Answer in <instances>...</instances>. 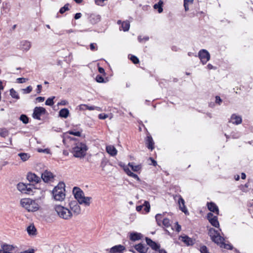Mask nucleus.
Here are the masks:
<instances>
[{"label": "nucleus", "mask_w": 253, "mask_h": 253, "mask_svg": "<svg viewBox=\"0 0 253 253\" xmlns=\"http://www.w3.org/2000/svg\"><path fill=\"white\" fill-rule=\"evenodd\" d=\"M128 56H130V57H129V59L132 61V62L133 64H136L139 63V59L136 56L133 55H129Z\"/></svg>", "instance_id": "37998d69"}, {"label": "nucleus", "mask_w": 253, "mask_h": 253, "mask_svg": "<svg viewBox=\"0 0 253 253\" xmlns=\"http://www.w3.org/2000/svg\"><path fill=\"white\" fill-rule=\"evenodd\" d=\"M70 209L74 212V213H76V214H79L81 213V208L79 204L74 206Z\"/></svg>", "instance_id": "4c0bfd02"}, {"label": "nucleus", "mask_w": 253, "mask_h": 253, "mask_svg": "<svg viewBox=\"0 0 253 253\" xmlns=\"http://www.w3.org/2000/svg\"><path fill=\"white\" fill-rule=\"evenodd\" d=\"M19 120L24 124H27L29 122V118L25 114L21 115Z\"/></svg>", "instance_id": "f704fd0d"}, {"label": "nucleus", "mask_w": 253, "mask_h": 253, "mask_svg": "<svg viewBox=\"0 0 253 253\" xmlns=\"http://www.w3.org/2000/svg\"><path fill=\"white\" fill-rule=\"evenodd\" d=\"M2 8L5 13H8L10 10V5L8 3L3 2Z\"/></svg>", "instance_id": "ea45409f"}, {"label": "nucleus", "mask_w": 253, "mask_h": 253, "mask_svg": "<svg viewBox=\"0 0 253 253\" xmlns=\"http://www.w3.org/2000/svg\"><path fill=\"white\" fill-rule=\"evenodd\" d=\"M32 87L31 85L27 86L26 88L22 89L24 93H30L32 90Z\"/></svg>", "instance_id": "864d4df0"}, {"label": "nucleus", "mask_w": 253, "mask_h": 253, "mask_svg": "<svg viewBox=\"0 0 253 253\" xmlns=\"http://www.w3.org/2000/svg\"><path fill=\"white\" fill-rule=\"evenodd\" d=\"M8 134V131L5 129H2L0 131V136L2 137H5Z\"/></svg>", "instance_id": "603ef678"}, {"label": "nucleus", "mask_w": 253, "mask_h": 253, "mask_svg": "<svg viewBox=\"0 0 253 253\" xmlns=\"http://www.w3.org/2000/svg\"><path fill=\"white\" fill-rule=\"evenodd\" d=\"M69 3L65 4L64 5V6L62 7L61 8H60V9H59V12L60 14H63L66 11L69 10Z\"/></svg>", "instance_id": "79ce46f5"}, {"label": "nucleus", "mask_w": 253, "mask_h": 253, "mask_svg": "<svg viewBox=\"0 0 253 253\" xmlns=\"http://www.w3.org/2000/svg\"><path fill=\"white\" fill-rule=\"evenodd\" d=\"M47 113L46 109L42 107H36L33 110L32 117L34 119L41 120V116Z\"/></svg>", "instance_id": "39448f33"}, {"label": "nucleus", "mask_w": 253, "mask_h": 253, "mask_svg": "<svg viewBox=\"0 0 253 253\" xmlns=\"http://www.w3.org/2000/svg\"><path fill=\"white\" fill-rule=\"evenodd\" d=\"M66 133H69L70 134H71V135H74V136H78V137H81V131H75L73 130H69L66 133H64L63 134V136L64 137L66 135Z\"/></svg>", "instance_id": "e433bc0d"}, {"label": "nucleus", "mask_w": 253, "mask_h": 253, "mask_svg": "<svg viewBox=\"0 0 253 253\" xmlns=\"http://www.w3.org/2000/svg\"><path fill=\"white\" fill-rule=\"evenodd\" d=\"M209 221L212 226L216 228L219 227V223L217 216H214L212 218L209 219Z\"/></svg>", "instance_id": "393cba45"}, {"label": "nucleus", "mask_w": 253, "mask_h": 253, "mask_svg": "<svg viewBox=\"0 0 253 253\" xmlns=\"http://www.w3.org/2000/svg\"><path fill=\"white\" fill-rule=\"evenodd\" d=\"M134 248L139 253H146L149 249L146 245L141 243L135 245Z\"/></svg>", "instance_id": "9b49d317"}, {"label": "nucleus", "mask_w": 253, "mask_h": 253, "mask_svg": "<svg viewBox=\"0 0 253 253\" xmlns=\"http://www.w3.org/2000/svg\"><path fill=\"white\" fill-rule=\"evenodd\" d=\"M35 253V250L34 249H29L26 251H25L24 252H22L20 253Z\"/></svg>", "instance_id": "774afa93"}, {"label": "nucleus", "mask_w": 253, "mask_h": 253, "mask_svg": "<svg viewBox=\"0 0 253 253\" xmlns=\"http://www.w3.org/2000/svg\"><path fill=\"white\" fill-rule=\"evenodd\" d=\"M65 184L63 182H59L52 191V196L56 201H62L65 197Z\"/></svg>", "instance_id": "f257e3e1"}, {"label": "nucleus", "mask_w": 253, "mask_h": 253, "mask_svg": "<svg viewBox=\"0 0 253 253\" xmlns=\"http://www.w3.org/2000/svg\"><path fill=\"white\" fill-rule=\"evenodd\" d=\"M124 170L127 174V175L134 178L139 182L141 181V179L138 177V176L136 174L132 172L127 166H124Z\"/></svg>", "instance_id": "6ab92c4d"}, {"label": "nucleus", "mask_w": 253, "mask_h": 253, "mask_svg": "<svg viewBox=\"0 0 253 253\" xmlns=\"http://www.w3.org/2000/svg\"><path fill=\"white\" fill-rule=\"evenodd\" d=\"M163 4H164L163 1L162 0H160L157 3H155L153 5V8L155 9H157L158 12L159 13H161L163 11Z\"/></svg>", "instance_id": "b1692460"}, {"label": "nucleus", "mask_w": 253, "mask_h": 253, "mask_svg": "<svg viewBox=\"0 0 253 253\" xmlns=\"http://www.w3.org/2000/svg\"><path fill=\"white\" fill-rule=\"evenodd\" d=\"M145 241L147 245L150 246L154 251H157L160 249V248L161 247L160 244L153 241L150 238L145 237Z\"/></svg>", "instance_id": "1a4fd4ad"}, {"label": "nucleus", "mask_w": 253, "mask_h": 253, "mask_svg": "<svg viewBox=\"0 0 253 253\" xmlns=\"http://www.w3.org/2000/svg\"><path fill=\"white\" fill-rule=\"evenodd\" d=\"M32 199L29 198L23 199L20 201L21 206L25 208L28 211L29 207H30V204H31Z\"/></svg>", "instance_id": "4be33fe9"}, {"label": "nucleus", "mask_w": 253, "mask_h": 253, "mask_svg": "<svg viewBox=\"0 0 253 253\" xmlns=\"http://www.w3.org/2000/svg\"><path fill=\"white\" fill-rule=\"evenodd\" d=\"M181 229V225H180L178 222H176V229L175 230L177 232H179Z\"/></svg>", "instance_id": "0e129e2a"}, {"label": "nucleus", "mask_w": 253, "mask_h": 253, "mask_svg": "<svg viewBox=\"0 0 253 253\" xmlns=\"http://www.w3.org/2000/svg\"><path fill=\"white\" fill-rule=\"evenodd\" d=\"M54 210L58 216L64 219H69L73 215L70 210L60 205H55Z\"/></svg>", "instance_id": "7ed1b4c3"}, {"label": "nucleus", "mask_w": 253, "mask_h": 253, "mask_svg": "<svg viewBox=\"0 0 253 253\" xmlns=\"http://www.w3.org/2000/svg\"><path fill=\"white\" fill-rule=\"evenodd\" d=\"M41 177L44 182L48 183L54 178V175L50 171L45 170L44 172L42 173Z\"/></svg>", "instance_id": "9d476101"}, {"label": "nucleus", "mask_w": 253, "mask_h": 253, "mask_svg": "<svg viewBox=\"0 0 253 253\" xmlns=\"http://www.w3.org/2000/svg\"><path fill=\"white\" fill-rule=\"evenodd\" d=\"M96 44L95 43H91L89 45L90 50L93 51L97 49Z\"/></svg>", "instance_id": "680f3d73"}, {"label": "nucleus", "mask_w": 253, "mask_h": 253, "mask_svg": "<svg viewBox=\"0 0 253 253\" xmlns=\"http://www.w3.org/2000/svg\"><path fill=\"white\" fill-rule=\"evenodd\" d=\"M44 99L45 98L42 96H39L36 98V100L39 102H42L44 100Z\"/></svg>", "instance_id": "69168bd1"}, {"label": "nucleus", "mask_w": 253, "mask_h": 253, "mask_svg": "<svg viewBox=\"0 0 253 253\" xmlns=\"http://www.w3.org/2000/svg\"><path fill=\"white\" fill-rule=\"evenodd\" d=\"M17 156L20 157V158H30V157L29 154L26 153H19L17 154Z\"/></svg>", "instance_id": "3c124183"}, {"label": "nucleus", "mask_w": 253, "mask_h": 253, "mask_svg": "<svg viewBox=\"0 0 253 253\" xmlns=\"http://www.w3.org/2000/svg\"><path fill=\"white\" fill-rule=\"evenodd\" d=\"M27 231L29 235H36L37 229L34 225H30L27 228Z\"/></svg>", "instance_id": "c756f323"}, {"label": "nucleus", "mask_w": 253, "mask_h": 253, "mask_svg": "<svg viewBox=\"0 0 253 253\" xmlns=\"http://www.w3.org/2000/svg\"><path fill=\"white\" fill-rule=\"evenodd\" d=\"M178 204L179 209L185 214H188V211L185 206V201L180 195L179 196Z\"/></svg>", "instance_id": "2eb2a0df"}, {"label": "nucleus", "mask_w": 253, "mask_h": 253, "mask_svg": "<svg viewBox=\"0 0 253 253\" xmlns=\"http://www.w3.org/2000/svg\"><path fill=\"white\" fill-rule=\"evenodd\" d=\"M108 117V115L105 113L100 114L98 115V118L100 120H104Z\"/></svg>", "instance_id": "4d7b16f0"}, {"label": "nucleus", "mask_w": 253, "mask_h": 253, "mask_svg": "<svg viewBox=\"0 0 253 253\" xmlns=\"http://www.w3.org/2000/svg\"><path fill=\"white\" fill-rule=\"evenodd\" d=\"M231 120L233 124L238 125L242 123V119L240 116H237L236 114H232L231 117Z\"/></svg>", "instance_id": "412c9836"}, {"label": "nucleus", "mask_w": 253, "mask_h": 253, "mask_svg": "<svg viewBox=\"0 0 253 253\" xmlns=\"http://www.w3.org/2000/svg\"><path fill=\"white\" fill-rule=\"evenodd\" d=\"M42 89V85L41 84H38L37 85L36 91L38 94H40L41 92Z\"/></svg>", "instance_id": "e2e57ef3"}, {"label": "nucleus", "mask_w": 253, "mask_h": 253, "mask_svg": "<svg viewBox=\"0 0 253 253\" xmlns=\"http://www.w3.org/2000/svg\"><path fill=\"white\" fill-rule=\"evenodd\" d=\"M88 19L92 24H95L100 21L101 16L98 14L92 13L88 16Z\"/></svg>", "instance_id": "f3484780"}, {"label": "nucleus", "mask_w": 253, "mask_h": 253, "mask_svg": "<svg viewBox=\"0 0 253 253\" xmlns=\"http://www.w3.org/2000/svg\"><path fill=\"white\" fill-rule=\"evenodd\" d=\"M37 151L40 153H44L46 154H50V150L48 148L46 149H42V148H38L37 149Z\"/></svg>", "instance_id": "5fc2aeb1"}, {"label": "nucleus", "mask_w": 253, "mask_h": 253, "mask_svg": "<svg viewBox=\"0 0 253 253\" xmlns=\"http://www.w3.org/2000/svg\"><path fill=\"white\" fill-rule=\"evenodd\" d=\"M162 224L164 226L166 227H169L170 226V224L169 223V219L168 218H165L162 221Z\"/></svg>", "instance_id": "de8ad7c7"}, {"label": "nucleus", "mask_w": 253, "mask_h": 253, "mask_svg": "<svg viewBox=\"0 0 253 253\" xmlns=\"http://www.w3.org/2000/svg\"><path fill=\"white\" fill-rule=\"evenodd\" d=\"M145 144L149 149L152 150L154 148V142L152 137L148 131L145 140Z\"/></svg>", "instance_id": "f8f14e48"}, {"label": "nucleus", "mask_w": 253, "mask_h": 253, "mask_svg": "<svg viewBox=\"0 0 253 253\" xmlns=\"http://www.w3.org/2000/svg\"><path fill=\"white\" fill-rule=\"evenodd\" d=\"M55 98V96H52L51 97L48 98L45 101V104L47 106H51L54 104V99Z\"/></svg>", "instance_id": "58836bf2"}, {"label": "nucleus", "mask_w": 253, "mask_h": 253, "mask_svg": "<svg viewBox=\"0 0 253 253\" xmlns=\"http://www.w3.org/2000/svg\"><path fill=\"white\" fill-rule=\"evenodd\" d=\"M129 240L131 241L135 242L141 240L143 237V235L140 233L136 232H132L129 233Z\"/></svg>", "instance_id": "dca6fc26"}, {"label": "nucleus", "mask_w": 253, "mask_h": 253, "mask_svg": "<svg viewBox=\"0 0 253 253\" xmlns=\"http://www.w3.org/2000/svg\"><path fill=\"white\" fill-rule=\"evenodd\" d=\"M17 189L22 193H24L25 188H26V184L23 182H19L17 184Z\"/></svg>", "instance_id": "473e14b6"}, {"label": "nucleus", "mask_w": 253, "mask_h": 253, "mask_svg": "<svg viewBox=\"0 0 253 253\" xmlns=\"http://www.w3.org/2000/svg\"><path fill=\"white\" fill-rule=\"evenodd\" d=\"M98 71L100 73L104 75H106V73L105 72V70L103 67H101L100 66L98 67Z\"/></svg>", "instance_id": "052dcab7"}, {"label": "nucleus", "mask_w": 253, "mask_h": 253, "mask_svg": "<svg viewBox=\"0 0 253 253\" xmlns=\"http://www.w3.org/2000/svg\"><path fill=\"white\" fill-rule=\"evenodd\" d=\"M9 92L10 95L11 96L12 98L16 99L17 100L20 98L19 94L13 88H11L9 90Z\"/></svg>", "instance_id": "c9c22d12"}, {"label": "nucleus", "mask_w": 253, "mask_h": 253, "mask_svg": "<svg viewBox=\"0 0 253 253\" xmlns=\"http://www.w3.org/2000/svg\"><path fill=\"white\" fill-rule=\"evenodd\" d=\"M78 202L77 201H71V202L69 203V206H70V208H72V207H73L74 206H75L76 205H77V204H78Z\"/></svg>", "instance_id": "bf43d9fd"}, {"label": "nucleus", "mask_w": 253, "mask_h": 253, "mask_svg": "<svg viewBox=\"0 0 253 253\" xmlns=\"http://www.w3.org/2000/svg\"><path fill=\"white\" fill-rule=\"evenodd\" d=\"M193 2V0H184V7L185 10L187 11L189 10L188 3Z\"/></svg>", "instance_id": "09e8293b"}, {"label": "nucleus", "mask_w": 253, "mask_h": 253, "mask_svg": "<svg viewBox=\"0 0 253 253\" xmlns=\"http://www.w3.org/2000/svg\"><path fill=\"white\" fill-rule=\"evenodd\" d=\"M31 47L30 42L27 41H23L21 42L20 48L23 50L27 51Z\"/></svg>", "instance_id": "c85d7f7f"}, {"label": "nucleus", "mask_w": 253, "mask_h": 253, "mask_svg": "<svg viewBox=\"0 0 253 253\" xmlns=\"http://www.w3.org/2000/svg\"><path fill=\"white\" fill-rule=\"evenodd\" d=\"M73 193L75 198L77 200L78 203L80 202V200L83 199V197L84 195L83 191L78 187H74L73 188Z\"/></svg>", "instance_id": "6e6552de"}, {"label": "nucleus", "mask_w": 253, "mask_h": 253, "mask_svg": "<svg viewBox=\"0 0 253 253\" xmlns=\"http://www.w3.org/2000/svg\"><path fill=\"white\" fill-rule=\"evenodd\" d=\"M26 178L31 183L30 184H34V185L41 181L40 177L31 172H28Z\"/></svg>", "instance_id": "0eeeda50"}, {"label": "nucleus", "mask_w": 253, "mask_h": 253, "mask_svg": "<svg viewBox=\"0 0 253 253\" xmlns=\"http://www.w3.org/2000/svg\"><path fill=\"white\" fill-rule=\"evenodd\" d=\"M198 57L203 64H205L210 59V54L206 49H201L198 53Z\"/></svg>", "instance_id": "423d86ee"}, {"label": "nucleus", "mask_w": 253, "mask_h": 253, "mask_svg": "<svg viewBox=\"0 0 253 253\" xmlns=\"http://www.w3.org/2000/svg\"><path fill=\"white\" fill-rule=\"evenodd\" d=\"M87 149L86 145L84 143L81 142L73 148L72 153L75 157L82 158L85 155Z\"/></svg>", "instance_id": "f03ea898"}, {"label": "nucleus", "mask_w": 253, "mask_h": 253, "mask_svg": "<svg viewBox=\"0 0 253 253\" xmlns=\"http://www.w3.org/2000/svg\"><path fill=\"white\" fill-rule=\"evenodd\" d=\"M207 206L208 210L211 212L218 215L219 214V209L217 206L213 202H208Z\"/></svg>", "instance_id": "ddd939ff"}, {"label": "nucleus", "mask_w": 253, "mask_h": 253, "mask_svg": "<svg viewBox=\"0 0 253 253\" xmlns=\"http://www.w3.org/2000/svg\"><path fill=\"white\" fill-rule=\"evenodd\" d=\"M219 244H222L223 245L224 248L229 250H232L233 249V247L232 245L230 244H226L224 242V241H222V242H219Z\"/></svg>", "instance_id": "c03bdc74"}, {"label": "nucleus", "mask_w": 253, "mask_h": 253, "mask_svg": "<svg viewBox=\"0 0 253 253\" xmlns=\"http://www.w3.org/2000/svg\"><path fill=\"white\" fill-rule=\"evenodd\" d=\"M208 235L212 241L217 244H219V242L224 241V238L220 236L218 231L213 228L211 227L209 229Z\"/></svg>", "instance_id": "20e7f679"}, {"label": "nucleus", "mask_w": 253, "mask_h": 253, "mask_svg": "<svg viewBox=\"0 0 253 253\" xmlns=\"http://www.w3.org/2000/svg\"><path fill=\"white\" fill-rule=\"evenodd\" d=\"M200 251L201 253H210L208 248L205 245L200 247Z\"/></svg>", "instance_id": "8fccbe9b"}, {"label": "nucleus", "mask_w": 253, "mask_h": 253, "mask_svg": "<svg viewBox=\"0 0 253 253\" xmlns=\"http://www.w3.org/2000/svg\"><path fill=\"white\" fill-rule=\"evenodd\" d=\"M68 101L65 100H61L60 102L58 103V105H66L68 104Z\"/></svg>", "instance_id": "338daca9"}, {"label": "nucleus", "mask_w": 253, "mask_h": 253, "mask_svg": "<svg viewBox=\"0 0 253 253\" xmlns=\"http://www.w3.org/2000/svg\"><path fill=\"white\" fill-rule=\"evenodd\" d=\"M121 27L124 31L126 32L128 31L130 28V23L129 21H124L122 23Z\"/></svg>", "instance_id": "72a5a7b5"}, {"label": "nucleus", "mask_w": 253, "mask_h": 253, "mask_svg": "<svg viewBox=\"0 0 253 253\" xmlns=\"http://www.w3.org/2000/svg\"><path fill=\"white\" fill-rule=\"evenodd\" d=\"M39 209V205L36 203V202L32 200L31 204H30V207H29V211H36Z\"/></svg>", "instance_id": "a878e982"}, {"label": "nucleus", "mask_w": 253, "mask_h": 253, "mask_svg": "<svg viewBox=\"0 0 253 253\" xmlns=\"http://www.w3.org/2000/svg\"><path fill=\"white\" fill-rule=\"evenodd\" d=\"M215 103L218 105H220V104L222 102V100L221 99V98L219 96H215Z\"/></svg>", "instance_id": "13d9d810"}, {"label": "nucleus", "mask_w": 253, "mask_h": 253, "mask_svg": "<svg viewBox=\"0 0 253 253\" xmlns=\"http://www.w3.org/2000/svg\"><path fill=\"white\" fill-rule=\"evenodd\" d=\"M95 80L99 83H106L104 78L100 75H97L95 78Z\"/></svg>", "instance_id": "a18cd8bd"}, {"label": "nucleus", "mask_w": 253, "mask_h": 253, "mask_svg": "<svg viewBox=\"0 0 253 253\" xmlns=\"http://www.w3.org/2000/svg\"><path fill=\"white\" fill-rule=\"evenodd\" d=\"M14 248V247L12 245L4 244L1 245V249L0 250H3L4 252H10V251H12Z\"/></svg>", "instance_id": "7c9ffc66"}, {"label": "nucleus", "mask_w": 253, "mask_h": 253, "mask_svg": "<svg viewBox=\"0 0 253 253\" xmlns=\"http://www.w3.org/2000/svg\"><path fill=\"white\" fill-rule=\"evenodd\" d=\"M144 211L146 213L149 212L150 210V205L148 201H145L143 204Z\"/></svg>", "instance_id": "a19ab883"}, {"label": "nucleus", "mask_w": 253, "mask_h": 253, "mask_svg": "<svg viewBox=\"0 0 253 253\" xmlns=\"http://www.w3.org/2000/svg\"><path fill=\"white\" fill-rule=\"evenodd\" d=\"M163 215L162 214L158 213L155 216L156 220L157 221V224L159 226H161V219Z\"/></svg>", "instance_id": "49530a36"}, {"label": "nucleus", "mask_w": 253, "mask_h": 253, "mask_svg": "<svg viewBox=\"0 0 253 253\" xmlns=\"http://www.w3.org/2000/svg\"><path fill=\"white\" fill-rule=\"evenodd\" d=\"M181 239V240L188 246H192L195 243L194 240L187 235L183 236H180L179 237V239Z\"/></svg>", "instance_id": "a211bd4d"}, {"label": "nucleus", "mask_w": 253, "mask_h": 253, "mask_svg": "<svg viewBox=\"0 0 253 253\" xmlns=\"http://www.w3.org/2000/svg\"><path fill=\"white\" fill-rule=\"evenodd\" d=\"M126 250L125 246L122 245H116L110 250V253H123Z\"/></svg>", "instance_id": "4468645a"}, {"label": "nucleus", "mask_w": 253, "mask_h": 253, "mask_svg": "<svg viewBox=\"0 0 253 253\" xmlns=\"http://www.w3.org/2000/svg\"><path fill=\"white\" fill-rule=\"evenodd\" d=\"M91 199V197H85L84 195L83 196V199L80 200L79 204L82 205L84 204L86 206H89L90 204V200Z\"/></svg>", "instance_id": "bb28decb"}, {"label": "nucleus", "mask_w": 253, "mask_h": 253, "mask_svg": "<svg viewBox=\"0 0 253 253\" xmlns=\"http://www.w3.org/2000/svg\"><path fill=\"white\" fill-rule=\"evenodd\" d=\"M33 189H36L34 184H26V188H25L24 194H31L33 193Z\"/></svg>", "instance_id": "cd10ccee"}, {"label": "nucleus", "mask_w": 253, "mask_h": 253, "mask_svg": "<svg viewBox=\"0 0 253 253\" xmlns=\"http://www.w3.org/2000/svg\"><path fill=\"white\" fill-rule=\"evenodd\" d=\"M27 80H28V79L24 78H17L16 80L17 82L19 84L24 83L26 82V81Z\"/></svg>", "instance_id": "6e6d98bb"}, {"label": "nucleus", "mask_w": 253, "mask_h": 253, "mask_svg": "<svg viewBox=\"0 0 253 253\" xmlns=\"http://www.w3.org/2000/svg\"><path fill=\"white\" fill-rule=\"evenodd\" d=\"M69 110L66 108H64L59 111L58 116L60 118L66 119L69 116Z\"/></svg>", "instance_id": "5701e85b"}, {"label": "nucleus", "mask_w": 253, "mask_h": 253, "mask_svg": "<svg viewBox=\"0 0 253 253\" xmlns=\"http://www.w3.org/2000/svg\"><path fill=\"white\" fill-rule=\"evenodd\" d=\"M106 151L112 157L115 156L117 153V149L113 145L107 146L106 147Z\"/></svg>", "instance_id": "aec40b11"}, {"label": "nucleus", "mask_w": 253, "mask_h": 253, "mask_svg": "<svg viewBox=\"0 0 253 253\" xmlns=\"http://www.w3.org/2000/svg\"><path fill=\"white\" fill-rule=\"evenodd\" d=\"M128 166L130 167L131 170L135 172H137L141 169V165H134L133 163H129Z\"/></svg>", "instance_id": "2f4dec72"}]
</instances>
